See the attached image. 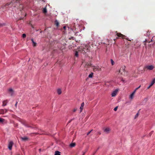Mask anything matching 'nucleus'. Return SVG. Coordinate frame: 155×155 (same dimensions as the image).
<instances>
[{"instance_id": "obj_1", "label": "nucleus", "mask_w": 155, "mask_h": 155, "mask_svg": "<svg viewBox=\"0 0 155 155\" xmlns=\"http://www.w3.org/2000/svg\"><path fill=\"white\" fill-rule=\"evenodd\" d=\"M125 68L126 67L124 66H123L121 67L118 73L117 77L118 78H121V77L120 76V75H124L125 74Z\"/></svg>"}, {"instance_id": "obj_2", "label": "nucleus", "mask_w": 155, "mask_h": 155, "mask_svg": "<svg viewBox=\"0 0 155 155\" xmlns=\"http://www.w3.org/2000/svg\"><path fill=\"white\" fill-rule=\"evenodd\" d=\"M89 47L85 45L84 47H81V49L82 50V52H83L84 53H86L88 51Z\"/></svg>"}, {"instance_id": "obj_3", "label": "nucleus", "mask_w": 155, "mask_h": 155, "mask_svg": "<svg viewBox=\"0 0 155 155\" xmlns=\"http://www.w3.org/2000/svg\"><path fill=\"white\" fill-rule=\"evenodd\" d=\"M154 68V67L152 65H148L145 66L144 67V69H147V70H152Z\"/></svg>"}, {"instance_id": "obj_4", "label": "nucleus", "mask_w": 155, "mask_h": 155, "mask_svg": "<svg viewBox=\"0 0 155 155\" xmlns=\"http://www.w3.org/2000/svg\"><path fill=\"white\" fill-rule=\"evenodd\" d=\"M8 93L10 94L11 96H13L14 92V90L12 88H9L8 90Z\"/></svg>"}, {"instance_id": "obj_5", "label": "nucleus", "mask_w": 155, "mask_h": 155, "mask_svg": "<svg viewBox=\"0 0 155 155\" xmlns=\"http://www.w3.org/2000/svg\"><path fill=\"white\" fill-rule=\"evenodd\" d=\"M104 131L106 134H108L110 130V129L109 127H106L103 129Z\"/></svg>"}, {"instance_id": "obj_6", "label": "nucleus", "mask_w": 155, "mask_h": 155, "mask_svg": "<svg viewBox=\"0 0 155 155\" xmlns=\"http://www.w3.org/2000/svg\"><path fill=\"white\" fill-rule=\"evenodd\" d=\"M93 67V70L94 71H98L101 69L98 66H94Z\"/></svg>"}, {"instance_id": "obj_7", "label": "nucleus", "mask_w": 155, "mask_h": 155, "mask_svg": "<svg viewBox=\"0 0 155 155\" xmlns=\"http://www.w3.org/2000/svg\"><path fill=\"white\" fill-rule=\"evenodd\" d=\"M13 145V142L12 141H10L8 145V148L10 150H12Z\"/></svg>"}, {"instance_id": "obj_8", "label": "nucleus", "mask_w": 155, "mask_h": 155, "mask_svg": "<svg viewBox=\"0 0 155 155\" xmlns=\"http://www.w3.org/2000/svg\"><path fill=\"white\" fill-rule=\"evenodd\" d=\"M155 83V78H154L152 82H151L150 85L147 87V89H149Z\"/></svg>"}, {"instance_id": "obj_9", "label": "nucleus", "mask_w": 155, "mask_h": 155, "mask_svg": "<svg viewBox=\"0 0 155 155\" xmlns=\"http://www.w3.org/2000/svg\"><path fill=\"white\" fill-rule=\"evenodd\" d=\"M21 0H13L12 3H13L18 4L20 5Z\"/></svg>"}, {"instance_id": "obj_10", "label": "nucleus", "mask_w": 155, "mask_h": 155, "mask_svg": "<svg viewBox=\"0 0 155 155\" xmlns=\"http://www.w3.org/2000/svg\"><path fill=\"white\" fill-rule=\"evenodd\" d=\"M7 112V110L6 109L3 110L1 109L0 110V114H3L5 113H6Z\"/></svg>"}, {"instance_id": "obj_11", "label": "nucleus", "mask_w": 155, "mask_h": 155, "mask_svg": "<svg viewBox=\"0 0 155 155\" xmlns=\"http://www.w3.org/2000/svg\"><path fill=\"white\" fill-rule=\"evenodd\" d=\"M117 35L118 37H121L123 38H124L125 37V35L121 34L120 33H117Z\"/></svg>"}, {"instance_id": "obj_12", "label": "nucleus", "mask_w": 155, "mask_h": 155, "mask_svg": "<svg viewBox=\"0 0 155 155\" xmlns=\"http://www.w3.org/2000/svg\"><path fill=\"white\" fill-rule=\"evenodd\" d=\"M118 91V90L116 89L112 93L111 95L112 97H114L115 96L116 94L117 93V92Z\"/></svg>"}, {"instance_id": "obj_13", "label": "nucleus", "mask_w": 155, "mask_h": 155, "mask_svg": "<svg viewBox=\"0 0 155 155\" xmlns=\"http://www.w3.org/2000/svg\"><path fill=\"white\" fill-rule=\"evenodd\" d=\"M84 102H83L81 104V106L80 107V113H81L82 111V110L83 109V107L84 106Z\"/></svg>"}, {"instance_id": "obj_14", "label": "nucleus", "mask_w": 155, "mask_h": 155, "mask_svg": "<svg viewBox=\"0 0 155 155\" xmlns=\"http://www.w3.org/2000/svg\"><path fill=\"white\" fill-rule=\"evenodd\" d=\"M135 93V91H134L130 95V98L131 99H132L133 98L134 96Z\"/></svg>"}, {"instance_id": "obj_15", "label": "nucleus", "mask_w": 155, "mask_h": 155, "mask_svg": "<svg viewBox=\"0 0 155 155\" xmlns=\"http://www.w3.org/2000/svg\"><path fill=\"white\" fill-rule=\"evenodd\" d=\"M91 63L89 64V63H87L86 64H85V65L84 66V67L87 68L90 66H91Z\"/></svg>"}, {"instance_id": "obj_16", "label": "nucleus", "mask_w": 155, "mask_h": 155, "mask_svg": "<svg viewBox=\"0 0 155 155\" xmlns=\"http://www.w3.org/2000/svg\"><path fill=\"white\" fill-rule=\"evenodd\" d=\"M31 40L33 43V46H34V47L36 46L37 45V43L34 41L33 39H32V38L31 39Z\"/></svg>"}, {"instance_id": "obj_17", "label": "nucleus", "mask_w": 155, "mask_h": 155, "mask_svg": "<svg viewBox=\"0 0 155 155\" xmlns=\"http://www.w3.org/2000/svg\"><path fill=\"white\" fill-rule=\"evenodd\" d=\"M21 139L22 140L24 141H26L28 140V138L27 137H21Z\"/></svg>"}, {"instance_id": "obj_18", "label": "nucleus", "mask_w": 155, "mask_h": 155, "mask_svg": "<svg viewBox=\"0 0 155 155\" xmlns=\"http://www.w3.org/2000/svg\"><path fill=\"white\" fill-rule=\"evenodd\" d=\"M55 24L57 27H58L59 26V23L58 21L57 20H56L55 21Z\"/></svg>"}, {"instance_id": "obj_19", "label": "nucleus", "mask_w": 155, "mask_h": 155, "mask_svg": "<svg viewBox=\"0 0 155 155\" xmlns=\"http://www.w3.org/2000/svg\"><path fill=\"white\" fill-rule=\"evenodd\" d=\"M76 145V143H71L70 145V147H74Z\"/></svg>"}, {"instance_id": "obj_20", "label": "nucleus", "mask_w": 155, "mask_h": 155, "mask_svg": "<svg viewBox=\"0 0 155 155\" xmlns=\"http://www.w3.org/2000/svg\"><path fill=\"white\" fill-rule=\"evenodd\" d=\"M54 155H61L60 152L58 151H56L55 152Z\"/></svg>"}, {"instance_id": "obj_21", "label": "nucleus", "mask_w": 155, "mask_h": 155, "mask_svg": "<svg viewBox=\"0 0 155 155\" xmlns=\"http://www.w3.org/2000/svg\"><path fill=\"white\" fill-rule=\"evenodd\" d=\"M79 51V50H78V51H76L75 52V56L76 57H78V51Z\"/></svg>"}, {"instance_id": "obj_22", "label": "nucleus", "mask_w": 155, "mask_h": 155, "mask_svg": "<svg viewBox=\"0 0 155 155\" xmlns=\"http://www.w3.org/2000/svg\"><path fill=\"white\" fill-rule=\"evenodd\" d=\"M57 93L58 94H60L61 93V91L60 89H58L57 90Z\"/></svg>"}, {"instance_id": "obj_23", "label": "nucleus", "mask_w": 155, "mask_h": 155, "mask_svg": "<svg viewBox=\"0 0 155 155\" xmlns=\"http://www.w3.org/2000/svg\"><path fill=\"white\" fill-rule=\"evenodd\" d=\"M139 115V111L135 115L134 119H136V118H137L138 117Z\"/></svg>"}, {"instance_id": "obj_24", "label": "nucleus", "mask_w": 155, "mask_h": 155, "mask_svg": "<svg viewBox=\"0 0 155 155\" xmlns=\"http://www.w3.org/2000/svg\"><path fill=\"white\" fill-rule=\"evenodd\" d=\"M43 12L44 13H46L47 12V10L46 8H43Z\"/></svg>"}, {"instance_id": "obj_25", "label": "nucleus", "mask_w": 155, "mask_h": 155, "mask_svg": "<svg viewBox=\"0 0 155 155\" xmlns=\"http://www.w3.org/2000/svg\"><path fill=\"white\" fill-rule=\"evenodd\" d=\"M7 104V101H5L3 102V105L4 106H5Z\"/></svg>"}, {"instance_id": "obj_26", "label": "nucleus", "mask_w": 155, "mask_h": 155, "mask_svg": "<svg viewBox=\"0 0 155 155\" xmlns=\"http://www.w3.org/2000/svg\"><path fill=\"white\" fill-rule=\"evenodd\" d=\"M93 73H91L89 75L88 77L89 78H92L93 77Z\"/></svg>"}, {"instance_id": "obj_27", "label": "nucleus", "mask_w": 155, "mask_h": 155, "mask_svg": "<svg viewBox=\"0 0 155 155\" xmlns=\"http://www.w3.org/2000/svg\"><path fill=\"white\" fill-rule=\"evenodd\" d=\"M5 120L0 117V123H2L4 122Z\"/></svg>"}, {"instance_id": "obj_28", "label": "nucleus", "mask_w": 155, "mask_h": 155, "mask_svg": "<svg viewBox=\"0 0 155 155\" xmlns=\"http://www.w3.org/2000/svg\"><path fill=\"white\" fill-rule=\"evenodd\" d=\"M110 61H111V62L112 65H114V61H113V60L112 59H111L110 60Z\"/></svg>"}, {"instance_id": "obj_29", "label": "nucleus", "mask_w": 155, "mask_h": 155, "mask_svg": "<svg viewBox=\"0 0 155 155\" xmlns=\"http://www.w3.org/2000/svg\"><path fill=\"white\" fill-rule=\"evenodd\" d=\"M22 37L23 38H25L26 37V34H23L22 35Z\"/></svg>"}, {"instance_id": "obj_30", "label": "nucleus", "mask_w": 155, "mask_h": 155, "mask_svg": "<svg viewBox=\"0 0 155 155\" xmlns=\"http://www.w3.org/2000/svg\"><path fill=\"white\" fill-rule=\"evenodd\" d=\"M117 108H118V107H117V106L115 107L114 109V110L115 111H116L117 110Z\"/></svg>"}, {"instance_id": "obj_31", "label": "nucleus", "mask_w": 155, "mask_h": 155, "mask_svg": "<svg viewBox=\"0 0 155 155\" xmlns=\"http://www.w3.org/2000/svg\"><path fill=\"white\" fill-rule=\"evenodd\" d=\"M93 130H91V131H90L89 132L87 133V135H88L90 134L91 132Z\"/></svg>"}, {"instance_id": "obj_32", "label": "nucleus", "mask_w": 155, "mask_h": 155, "mask_svg": "<svg viewBox=\"0 0 155 155\" xmlns=\"http://www.w3.org/2000/svg\"><path fill=\"white\" fill-rule=\"evenodd\" d=\"M77 109H74L73 110V112H75L76 111Z\"/></svg>"}, {"instance_id": "obj_33", "label": "nucleus", "mask_w": 155, "mask_h": 155, "mask_svg": "<svg viewBox=\"0 0 155 155\" xmlns=\"http://www.w3.org/2000/svg\"><path fill=\"white\" fill-rule=\"evenodd\" d=\"M63 28L64 29H66V27L65 26H64L63 27Z\"/></svg>"}, {"instance_id": "obj_34", "label": "nucleus", "mask_w": 155, "mask_h": 155, "mask_svg": "<svg viewBox=\"0 0 155 155\" xmlns=\"http://www.w3.org/2000/svg\"><path fill=\"white\" fill-rule=\"evenodd\" d=\"M138 89L137 88L134 91H135V92H136V91L138 90Z\"/></svg>"}, {"instance_id": "obj_35", "label": "nucleus", "mask_w": 155, "mask_h": 155, "mask_svg": "<svg viewBox=\"0 0 155 155\" xmlns=\"http://www.w3.org/2000/svg\"><path fill=\"white\" fill-rule=\"evenodd\" d=\"M121 80L123 82L124 81L123 78H121Z\"/></svg>"}, {"instance_id": "obj_36", "label": "nucleus", "mask_w": 155, "mask_h": 155, "mask_svg": "<svg viewBox=\"0 0 155 155\" xmlns=\"http://www.w3.org/2000/svg\"><path fill=\"white\" fill-rule=\"evenodd\" d=\"M71 120H69V121H68V123H70L71 122Z\"/></svg>"}, {"instance_id": "obj_37", "label": "nucleus", "mask_w": 155, "mask_h": 155, "mask_svg": "<svg viewBox=\"0 0 155 155\" xmlns=\"http://www.w3.org/2000/svg\"><path fill=\"white\" fill-rule=\"evenodd\" d=\"M25 125V126L26 127H30L29 126H28V125Z\"/></svg>"}, {"instance_id": "obj_38", "label": "nucleus", "mask_w": 155, "mask_h": 155, "mask_svg": "<svg viewBox=\"0 0 155 155\" xmlns=\"http://www.w3.org/2000/svg\"><path fill=\"white\" fill-rule=\"evenodd\" d=\"M17 103H18V102H16V104H15V106H17Z\"/></svg>"}, {"instance_id": "obj_39", "label": "nucleus", "mask_w": 155, "mask_h": 155, "mask_svg": "<svg viewBox=\"0 0 155 155\" xmlns=\"http://www.w3.org/2000/svg\"><path fill=\"white\" fill-rule=\"evenodd\" d=\"M140 86H141L140 85L139 87H138L137 88H138V89H139L140 87Z\"/></svg>"}, {"instance_id": "obj_40", "label": "nucleus", "mask_w": 155, "mask_h": 155, "mask_svg": "<svg viewBox=\"0 0 155 155\" xmlns=\"http://www.w3.org/2000/svg\"><path fill=\"white\" fill-rule=\"evenodd\" d=\"M85 153V152H84L82 155H84Z\"/></svg>"}, {"instance_id": "obj_41", "label": "nucleus", "mask_w": 155, "mask_h": 155, "mask_svg": "<svg viewBox=\"0 0 155 155\" xmlns=\"http://www.w3.org/2000/svg\"><path fill=\"white\" fill-rule=\"evenodd\" d=\"M152 132H151L150 134H152Z\"/></svg>"}, {"instance_id": "obj_42", "label": "nucleus", "mask_w": 155, "mask_h": 155, "mask_svg": "<svg viewBox=\"0 0 155 155\" xmlns=\"http://www.w3.org/2000/svg\"><path fill=\"white\" fill-rule=\"evenodd\" d=\"M99 148H97V150L99 149Z\"/></svg>"}, {"instance_id": "obj_43", "label": "nucleus", "mask_w": 155, "mask_h": 155, "mask_svg": "<svg viewBox=\"0 0 155 155\" xmlns=\"http://www.w3.org/2000/svg\"><path fill=\"white\" fill-rule=\"evenodd\" d=\"M1 25V24H0V26Z\"/></svg>"}, {"instance_id": "obj_44", "label": "nucleus", "mask_w": 155, "mask_h": 155, "mask_svg": "<svg viewBox=\"0 0 155 155\" xmlns=\"http://www.w3.org/2000/svg\"><path fill=\"white\" fill-rule=\"evenodd\" d=\"M96 151L95 152H94V154L95 153H96Z\"/></svg>"}, {"instance_id": "obj_45", "label": "nucleus", "mask_w": 155, "mask_h": 155, "mask_svg": "<svg viewBox=\"0 0 155 155\" xmlns=\"http://www.w3.org/2000/svg\"><path fill=\"white\" fill-rule=\"evenodd\" d=\"M146 41L147 42V40H146Z\"/></svg>"}]
</instances>
